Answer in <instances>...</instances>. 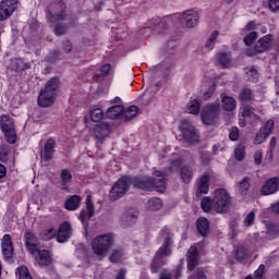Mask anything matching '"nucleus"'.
<instances>
[{
  "instance_id": "nucleus-57",
  "label": "nucleus",
  "mask_w": 279,
  "mask_h": 279,
  "mask_svg": "<svg viewBox=\"0 0 279 279\" xmlns=\"http://www.w3.org/2000/svg\"><path fill=\"white\" fill-rule=\"evenodd\" d=\"M66 29H68L66 25H64V24H58V25L56 26L54 34H56L57 36H64V34H66Z\"/></svg>"
},
{
  "instance_id": "nucleus-64",
  "label": "nucleus",
  "mask_w": 279,
  "mask_h": 279,
  "mask_svg": "<svg viewBox=\"0 0 279 279\" xmlns=\"http://www.w3.org/2000/svg\"><path fill=\"white\" fill-rule=\"evenodd\" d=\"M254 162L255 165H260L263 162V153L260 150H257L254 154Z\"/></svg>"
},
{
  "instance_id": "nucleus-4",
  "label": "nucleus",
  "mask_w": 279,
  "mask_h": 279,
  "mask_svg": "<svg viewBox=\"0 0 279 279\" xmlns=\"http://www.w3.org/2000/svg\"><path fill=\"white\" fill-rule=\"evenodd\" d=\"M114 246V235L112 233H105L97 235L92 240V250L99 258H106V254Z\"/></svg>"
},
{
  "instance_id": "nucleus-30",
  "label": "nucleus",
  "mask_w": 279,
  "mask_h": 279,
  "mask_svg": "<svg viewBox=\"0 0 279 279\" xmlns=\"http://www.w3.org/2000/svg\"><path fill=\"white\" fill-rule=\"evenodd\" d=\"M0 130L5 132L8 130H14V120L9 116H1L0 117Z\"/></svg>"
},
{
  "instance_id": "nucleus-37",
  "label": "nucleus",
  "mask_w": 279,
  "mask_h": 279,
  "mask_svg": "<svg viewBox=\"0 0 279 279\" xmlns=\"http://www.w3.org/2000/svg\"><path fill=\"white\" fill-rule=\"evenodd\" d=\"M70 184H71V171L62 170V172H61V189H62V191L69 192Z\"/></svg>"
},
{
  "instance_id": "nucleus-41",
  "label": "nucleus",
  "mask_w": 279,
  "mask_h": 279,
  "mask_svg": "<svg viewBox=\"0 0 279 279\" xmlns=\"http://www.w3.org/2000/svg\"><path fill=\"white\" fill-rule=\"evenodd\" d=\"M89 117L94 123H99L104 120V110L101 108H94L90 110Z\"/></svg>"
},
{
  "instance_id": "nucleus-20",
  "label": "nucleus",
  "mask_w": 279,
  "mask_h": 279,
  "mask_svg": "<svg viewBox=\"0 0 279 279\" xmlns=\"http://www.w3.org/2000/svg\"><path fill=\"white\" fill-rule=\"evenodd\" d=\"M24 236H25V245L28 252L35 255L36 252H38V239L31 231H27Z\"/></svg>"
},
{
  "instance_id": "nucleus-27",
  "label": "nucleus",
  "mask_w": 279,
  "mask_h": 279,
  "mask_svg": "<svg viewBox=\"0 0 279 279\" xmlns=\"http://www.w3.org/2000/svg\"><path fill=\"white\" fill-rule=\"evenodd\" d=\"M240 110H241L240 112H241L242 117H244L248 121H257L258 120V116L256 114V109L254 107H252L251 105H243L240 108Z\"/></svg>"
},
{
  "instance_id": "nucleus-56",
  "label": "nucleus",
  "mask_w": 279,
  "mask_h": 279,
  "mask_svg": "<svg viewBox=\"0 0 279 279\" xmlns=\"http://www.w3.org/2000/svg\"><path fill=\"white\" fill-rule=\"evenodd\" d=\"M268 10L279 12V0H268Z\"/></svg>"
},
{
  "instance_id": "nucleus-53",
  "label": "nucleus",
  "mask_w": 279,
  "mask_h": 279,
  "mask_svg": "<svg viewBox=\"0 0 279 279\" xmlns=\"http://www.w3.org/2000/svg\"><path fill=\"white\" fill-rule=\"evenodd\" d=\"M218 60L223 69H228V66H230V58H228V53L220 52Z\"/></svg>"
},
{
  "instance_id": "nucleus-3",
  "label": "nucleus",
  "mask_w": 279,
  "mask_h": 279,
  "mask_svg": "<svg viewBox=\"0 0 279 279\" xmlns=\"http://www.w3.org/2000/svg\"><path fill=\"white\" fill-rule=\"evenodd\" d=\"M58 86H60V80L58 77H52L47 82L45 87L40 90L37 99L40 108H49V106H53V104H56Z\"/></svg>"
},
{
  "instance_id": "nucleus-58",
  "label": "nucleus",
  "mask_w": 279,
  "mask_h": 279,
  "mask_svg": "<svg viewBox=\"0 0 279 279\" xmlns=\"http://www.w3.org/2000/svg\"><path fill=\"white\" fill-rule=\"evenodd\" d=\"M159 279H173V274L168 268H162L159 275Z\"/></svg>"
},
{
  "instance_id": "nucleus-42",
  "label": "nucleus",
  "mask_w": 279,
  "mask_h": 279,
  "mask_svg": "<svg viewBox=\"0 0 279 279\" xmlns=\"http://www.w3.org/2000/svg\"><path fill=\"white\" fill-rule=\"evenodd\" d=\"M256 40H258V32L253 31L244 37L243 43L246 47H252Z\"/></svg>"
},
{
  "instance_id": "nucleus-18",
  "label": "nucleus",
  "mask_w": 279,
  "mask_h": 279,
  "mask_svg": "<svg viewBox=\"0 0 279 279\" xmlns=\"http://www.w3.org/2000/svg\"><path fill=\"white\" fill-rule=\"evenodd\" d=\"M53 147H56V141L54 140H48L45 144L44 151L41 154V162L44 165H47L49 160L53 158Z\"/></svg>"
},
{
  "instance_id": "nucleus-38",
  "label": "nucleus",
  "mask_w": 279,
  "mask_h": 279,
  "mask_svg": "<svg viewBox=\"0 0 279 279\" xmlns=\"http://www.w3.org/2000/svg\"><path fill=\"white\" fill-rule=\"evenodd\" d=\"M146 208L147 210H160V208H162V199L158 198V197H153L150 199H148L147 204H146Z\"/></svg>"
},
{
  "instance_id": "nucleus-48",
  "label": "nucleus",
  "mask_w": 279,
  "mask_h": 279,
  "mask_svg": "<svg viewBox=\"0 0 279 279\" xmlns=\"http://www.w3.org/2000/svg\"><path fill=\"white\" fill-rule=\"evenodd\" d=\"M255 221H256V213L251 211L244 218L243 225L245 226V228H252V226H254Z\"/></svg>"
},
{
  "instance_id": "nucleus-55",
  "label": "nucleus",
  "mask_w": 279,
  "mask_h": 279,
  "mask_svg": "<svg viewBox=\"0 0 279 279\" xmlns=\"http://www.w3.org/2000/svg\"><path fill=\"white\" fill-rule=\"evenodd\" d=\"M64 16H65L64 11H62L60 15L58 14L53 15L51 13L47 14V19L48 21H50V23H56V21H64Z\"/></svg>"
},
{
  "instance_id": "nucleus-21",
  "label": "nucleus",
  "mask_w": 279,
  "mask_h": 279,
  "mask_svg": "<svg viewBox=\"0 0 279 279\" xmlns=\"http://www.w3.org/2000/svg\"><path fill=\"white\" fill-rule=\"evenodd\" d=\"M179 173L183 184H191V182H193L194 171H193V167H191L190 165H183L180 168Z\"/></svg>"
},
{
  "instance_id": "nucleus-12",
  "label": "nucleus",
  "mask_w": 279,
  "mask_h": 279,
  "mask_svg": "<svg viewBox=\"0 0 279 279\" xmlns=\"http://www.w3.org/2000/svg\"><path fill=\"white\" fill-rule=\"evenodd\" d=\"M279 191L278 177L267 179L260 187V195H276Z\"/></svg>"
},
{
  "instance_id": "nucleus-25",
  "label": "nucleus",
  "mask_w": 279,
  "mask_h": 279,
  "mask_svg": "<svg viewBox=\"0 0 279 279\" xmlns=\"http://www.w3.org/2000/svg\"><path fill=\"white\" fill-rule=\"evenodd\" d=\"M71 230V225L69 222H63L58 230L57 241L58 243H66L69 241V232Z\"/></svg>"
},
{
  "instance_id": "nucleus-22",
  "label": "nucleus",
  "mask_w": 279,
  "mask_h": 279,
  "mask_svg": "<svg viewBox=\"0 0 279 279\" xmlns=\"http://www.w3.org/2000/svg\"><path fill=\"white\" fill-rule=\"evenodd\" d=\"M124 106L123 105H112L106 111V117L111 120L121 119L123 117Z\"/></svg>"
},
{
  "instance_id": "nucleus-2",
  "label": "nucleus",
  "mask_w": 279,
  "mask_h": 279,
  "mask_svg": "<svg viewBox=\"0 0 279 279\" xmlns=\"http://www.w3.org/2000/svg\"><path fill=\"white\" fill-rule=\"evenodd\" d=\"M213 208L220 215H228L234 208V199L226 189H217L214 192Z\"/></svg>"
},
{
  "instance_id": "nucleus-59",
  "label": "nucleus",
  "mask_w": 279,
  "mask_h": 279,
  "mask_svg": "<svg viewBox=\"0 0 279 279\" xmlns=\"http://www.w3.org/2000/svg\"><path fill=\"white\" fill-rule=\"evenodd\" d=\"M230 141H239V128L232 126L229 133Z\"/></svg>"
},
{
  "instance_id": "nucleus-52",
  "label": "nucleus",
  "mask_w": 279,
  "mask_h": 279,
  "mask_svg": "<svg viewBox=\"0 0 279 279\" xmlns=\"http://www.w3.org/2000/svg\"><path fill=\"white\" fill-rule=\"evenodd\" d=\"M187 279H208V276H206V271L204 269H197L192 275L187 277Z\"/></svg>"
},
{
  "instance_id": "nucleus-43",
  "label": "nucleus",
  "mask_w": 279,
  "mask_h": 279,
  "mask_svg": "<svg viewBox=\"0 0 279 279\" xmlns=\"http://www.w3.org/2000/svg\"><path fill=\"white\" fill-rule=\"evenodd\" d=\"M15 274L19 277V279H34L32 278V275L29 274V269L27 268V266L17 267Z\"/></svg>"
},
{
  "instance_id": "nucleus-33",
  "label": "nucleus",
  "mask_w": 279,
  "mask_h": 279,
  "mask_svg": "<svg viewBox=\"0 0 279 279\" xmlns=\"http://www.w3.org/2000/svg\"><path fill=\"white\" fill-rule=\"evenodd\" d=\"M11 69L13 71H25V69H29V63H25L21 58H15L11 61Z\"/></svg>"
},
{
  "instance_id": "nucleus-19",
  "label": "nucleus",
  "mask_w": 279,
  "mask_h": 279,
  "mask_svg": "<svg viewBox=\"0 0 279 279\" xmlns=\"http://www.w3.org/2000/svg\"><path fill=\"white\" fill-rule=\"evenodd\" d=\"M110 124L106 122H100L95 126V136L97 141H100L102 143L106 138V136H110Z\"/></svg>"
},
{
  "instance_id": "nucleus-35",
  "label": "nucleus",
  "mask_w": 279,
  "mask_h": 279,
  "mask_svg": "<svg viewBox=\"0 0 279 279\" xmlns=\"http://www.w3.org/2000/svg\"><path fill=\"white\" fill-rule=\"evenodd\" d=\"M136 114H138V107L136 105H132V106L128 107L126 109L124 107L122 117H124V119L126 121H132V119H134V117H136Z\"/></svg>"
},
{
  "instance_id": "nucleus-28",
  "label": "nucleus",
  "mask_w": 279,
  "mask_h": 279,
  "mask_svg": "<svg viewBox=\"0 0 279 279\" xmlns=\"http://www.w3.org/2000/svg\"><path fill=\"white\" fill-rule=\"evenodd\" d=\"M182 165H184V158L177 157L171 159L169 167L165 168V174L171 175V173H174V171L182 169Z\"/></svg>"
},
{
  "instance_id": "nucleus-45",
  "label": "nucleus",
  "mask_w": 279,
  "mask_h": 279,
  "mask_svg": "<svg viewBox=\"0 0 279 279\" xmlns=\"http://www.w3.org/2000/svg\"><path fill=\"white\" fill-rule=\"evenodd\" d=\"M234 158L239 162L245 160V145L240 144L238 147H235Z\"/></svg>"
},
{
  "instance_id": "nucleus-10",
  "label": "nucleus",
  "mask_w": 279,
  "mask_h": 279,
  "mask_svg": "<svg viewBox=\"0 0 279 279\" xmlns=\"http://www.w3.org/2000/svg\"><path fill=\"white\" fill-rule=\"evenodd\" d=\"M1 252L4 260L12 262L14 258V244L12 243V235L4 234L1 239Z\"/></svg>"
},
{
  "instance_id": "nucleus-29",
  "label": "nucleus",
  "mask_w": 279,
  "mask_h": 279,
  "mask_svg": "<svg viewBox=\"0 0 279 279\" xmlns=\"http://www.w3.org/2000/svg\"><path fill=\"white\" fill-rule=\"evenodd\" d=\"M238 99L244 105H247L250 102H252V99H254V92L251 88H243L239 96Z\"/></svg>"
},
{
  "instance_id": "nucleus-17",
  "label": "nucleus",
  "mask_w": 279,
  "mask_h": 279,
  "mask_svg": "<svg viewBox=\"0 0 279 279\" xmlns=\"http://www.w3.org/2000/svg\"><path fill=\"white\" fill-rule=\"evenodd\" d=\"M196 229L198 234H201V236L206 239V236L210 234V220H208V218L206 217H199L196 220Z\"/></svg>"
},
{
  "instance_id": "nucleus-61",
  "label": "nucleus",
  "mask_w": 279,
  "mask_h": 279,
  "mask_svg": "<svg viewBox=\"0 0 279 279\" xmlns=\"http://www.w3.org/2000/svg\"><path fill=\"white\" fill-rule=\"evenodd\" d=\"M254 29H256V22L255 21H250L245 27L242 28V32H254Z\"/></svg>"
},
{
  "instance_id": "nucleus-36",
  "label": "nucleus",
  "mask_w": 279,
  "mask_h": 279,
  "mask_svg": "<svg viewBox=\"0 0 279 279\" xmlns=\"http://www.w3.org/2000/svg\"><path fill=\"white\" fill-rule=\"evenodd\" d=\"M217 38H219V31H214L205 43V49L213 51L217 45Z\"/></svg>"
},
{
  "instance_id": "nucleus-40",
  "label": "nucleus",
  "mask_w": 279,
  "mask_h": 279,
  "mask_svg": "<svg viewBox=\"0 0 279 279\" xmlns=\"http://www.w3.org/2000/svg\"><path fill=\"white\" fill-rule=\"evenodd\" d=\"M235 258L239 260V263H244V260H247V258H250L247 248H245V246L238 247L235 251Z\"/></svg>"
},
{
  "instance_id": "nucleus-6",
  "label": "nucleus",
  "mask_w": 279,
  "mask_h": 279,
  "mask_svg": "<svg viewBox=\"0 0 279 279\" xmlns=\"http://www.w3.org/2000/svg\"><path fill=\"white\" fill-rule=\"evenodd\" d=\"M179 130L182 133L183 143L187 145H197L199 143V132L190 120H183Z\"/></svg>"
},
{
  "instance_id": "nucleus-15",
  "label": "nucleus",
  "mask_w": 279,
  "mask_h": 279,
  "mask_svg": "<svg viewBox=\"0 0 279 279\" xmlns=\"http://www.w3.org/2000/svg\"><path fill=\"white\" fill-rule=\"evenodd\" d=\"M171 243H173L171 236H166L162 245L156 251L154 256L157 258H166L167 256H171V254H173Z\"/></svg>"
},
{
  "instance_id": "nucleus-39",
  "label": "nucleus",
  "mask_w": 279,
  "mask_h": 279,
  "mask_svg": "<svg viewBox=\"0 0 279 279\" xmlns=\"http://www.w3.org/2000/svg\"><path fill=\"white\" fill-rule=\"evenodd\" d=\"M266 234L270 236V239H278L279 236V223H269L267 225Z\"/></svg>"
},
{
  "instance_id": "nucleus-31",
  "label": "nucleus",
  "mask_w": 279,
  "mask_h": 279,
  "mask_svg": "<svg viewBox=\"0 0 279 279\" xmlns=\"http://www.w3.org/2000/svg\"><path fill=\"white\" fill-rule=\"evenodd\" d=\"M251 178L250 177H244L236 185V189L239 191V193H241L242 195H247V191H250V187L252 186L251 182Z\"/></svg>"
},
{
  "instance_id": "nucleus-5",
  "label": "nucleus",
  "mask_w": 279,
  "mask_h": 279,
  "mask_svg": "<svg viewBox=\"0 0 279 279\" xmlns=\"http://www.w3.org/2000/svg\"><path fill=\"white\" fill-rule=\"evenodd\" d=\"M221 112V102L216 100L203 107L201 111V121L204 125H215L217 123V119H219V114Z\"/></svg>"
},
{
  "instance_id": "nucleus-34",
  "label": "nucleus",
  "mask_w": 279,
  "mask_h": 279,
  "mask_svg": "<svg viewBox=\"0 0 279 279\" xmlns=\"http://www.w3.org/2000/svg\"><path fill=\"white\" fill-rule=\"evenodd\" d=\"M187 110L190 114H199L202 110V101L198 99H192L187 102Z\"/></svg>"
},
{
  "instance_id": "nucleus-16",
  "label": "nucleus",
  "mask_w": 279,
  "mask_h": 279,
  "mask_svg": "<svg viewBox=\"0 0 279 279\" xmlns=\"http://www.w3.org/2000/svg\"><path fill=\"white\" fill-rule=\"evenodd\" d=\"M37 256L35 257V265H38L39 267H48V265H51V254L47 250H38L35 252Z\"/></svg>"
},
{
  "instance_id": "nucleus-44",
  "label": "nucleus",
  "mask_w": 279,
  "mask_h": 279,
  "mask_svg": "<svg viewBox=\"0 0 279 279\" xmlns=\"http://www.w3.org/2000/svg\"><path fill=\"white\" fill-rule=\"evenodd\" d=\"M56 234H58V230H56V228H49V229H45L41 233H40V238L44 241H51V239H54Z\"/></svg>"
},
{
  "instance_id": "nucleus-24",
  "label": "nucleus",
  "mask_w": 279,
  "mask_h": 279,
  "mask_svg": "<svg viewBox=\"0 0 279 279\" xmlns=\"http://www.w3.org/2000/svg\"><path fill=\"white\" fill-rule=\"evenodd\" d=\"M222 109H225L227 112H232V110L236 109V99L234 97L228 96L226 94L220 95Z\"/></svg>"
},
{
  "instance_id": "nucleus-8",
  "label": "nucleus",
  "mask_w": 279,
  "mask_h": 279,
  "mask_svg": "<svg viewBox=\"0 0 279 279\" xmlns=\"http://www.w3.org/2000/svg\"><path fill=\"white\" fill-rule=\"evenodd\" d=\"M180 21L182 25H185L189 29H193L199 23V13L193 9L186 10L180 15Z\"/></svg>"
},
{
  "instance_id": "nucleus-14",
  "label": "nucleus",
  "mask_w": 279,
  "mask_h": 279,
  "mask_svg": "<svg viewBox=\"0 0 279 279\" xmlns=\"http://www.w3.org/2000/svg\"><path fill=\"white\" fill-rule=\"evenodd\" d=\"M138 221V210L136 208H129L122 215V223L126 227H132Z\"/></svg>"
},
{
  "instance_id": "nucleus-51",
  "label": "nucleus",
  "mask_w": 279,
  "mask_h": 279,
  "mask_svg": "<svg viewBox=\"0 0 279 279\" xmlns=\"http://www.w3.org/2000/svg\"><path fill=\"white\" fill-rule=\"evenodd\" d=\"M82 206V197L80 195L71 196V210H77Z\"/></svg>"
},
{
  "instance_id": "nucleus-63",
  "label": "nucleus",
  "mask_w": 279,
  "mask_h": 279,
  "mask_svg": "<svg viewBox=\"0 0 279 279\" xmlns=\"http://www.w3.org/2000/svg\"><path fill=\"white\" fill-rule=\"evenodd\" d=\"M112 69V65L110 63H105L101 69L100 73L101 75H108L110 73V70Z\"/></svg>"
},
{
  "instance_id": "nucleus-62",
  "label": "nucleus",
  "mask_w": 279,
  "mask_h": 279,
  "mask_svg": "<svg viewBox=\"0 0 279 279\" xmlns=\"http://www.w3.org/2000/svg\"><path fill=\"white\" fill-rule=\"evenodd\" d=\"M268 135H265L262 131H259L255 136V143L257 145H260V143L265 142V138H267Z\"/></svg>"
},
{
  "instance_id": "nucleus-11",
  "label": "nucleus",
  "mask_w": 279,
  "mask_h": 279,
  "mask_svg": "<svg viewBox=\"0 0 279 279\" xmlns=\"http://www.w3.org/2000/svg\"><path fill=\"white\" fill-rule=\"evenodd\" d=\"M85 204L86 210L83 209L80 213L78 219L83 223V226H88V219H93V217H95V204L93 203V198L90 197V195L86 196Z\"/></svg>"
},
{
  "instance_id": "nucleus-60",
  "label": "nucleus",
  "mask_w": 279,
  "mask_h": 279,
  "mask_svg": "<svg viewBox=\"0 0 279 279\" xmlns=\"http://www.w3.org/2000/svg\"><path fill=\"white\" fill-rule=\"evenodd\" d=\"M265 275V265L262 264L258 266V268L255 270L254 276L255 279H263V276Z\"/></svg>"
},
{
  "instance_id": "nucleus-46",
  "label": "nucleus",
  "mask_w": 279,
  "mask_h": 279,
  "mask_svg": "<svg viewBox=\"0 0 279 279\" xmlns=\"http://www.w3.org/2000/svg\"><path fill=\"white\" fill-rule=\"evenodd\" d=\"M275 125H276V123L274 122L272 119H270V120L266 121V123L259 131H262L265 134V136H269L274 132Z\"/></svg>"
},
{
  "instance_id": "nucleus-26",
  "label": "nucleus",
  "mask_w": 279,
  "mask_h": 279,
  "mask_svg": "<svg viewBox=\"0 0 279 279\" xmlns=\"http://www.w3.org/2000/svg\"><path fill=\"white\" fill-rule=\"evenodd\" d=\"M165 266H167V259L155 257L154 255L149 265L150 274H160V271H162V267Z\"/></svg>"
},
{
  "instance_id": "nucleus-32",
  "label": "nucleus",
  "mask_w": 279,
  "mask_h": 279,
  "mask_svg": "<svg viewBox=\"0 0 279 279\" xmlns=\"http://www.w3.org/2000/svg\"><path fill=\"white\" fill-rule=\"evenodd\" d=\"M123 256H125L123 248H114L109 256V262L117 265L123 260Z\"/></svg>"
},
{
  "instance_id": "nucleus-23",
  "label": "nucleus",
  "mask_w": 279,
  "mask_h": 279,
  "mask_svg": "<svg viewBox=\"0 0 279 279\" xmlns=\"http://www.w3.org/2000/svg\"><path fill=\"white\" fill-rule=\"evenodd\" d=\"M197 256H199V251L197 247L191 246L187 251V269L189 271H193L195 267H197Z\"/></svg>"
},
{
  "instance_id": "nucleus-54",
  "label": "nucleus",
  "mask_w": 279,
  "mask_h": 279,
  "mask_svg": "<svg viewBox=\"0 0 279 279\" xmlns=\"http://www.w3.org/2000/svg\"><path fill=\"white\" fill-rule=\"evenodd\" d=\"M215 90H217V85L213 84L208 87V89L203 94V99L205 101H208L213 95H215Z\"/></svg>"
},
{
  "instance_id": "nucleus-49",
  "label": "nucleus",
  "mask_w": 279,
  "mask_h": 279,
  "mask_svg": "<svg viewBox=\"0 0 279 279\" xmlns=\"http://www.w3.org/2000/svg\"><path fill=\"white\" fill-rule=\"evenodd\" d=\"M8 143H10L11 145H14V143H16V131L14 129H10L7 131H2Z\"/></svg>"
},
{
  "instance_id": "nucleus-47",
  "label": "nucleus",
  "mask_w": 279,
  "mask_h": 279,
  "mask_svg": "<svg viewBox=\"0 0 279 279\" xmlns=\"http://www.w3.org/2000/svg\"><path fill=\"white\" fill-rule=\"evenodd\" d=\"M201 207L204 213H210L213 210V198L204 197L201 202Z\"/></svg>"
},
{
  "instance_id": "nucleus-7",
  "label": "nucleus",
  "mask_w": 279,
  "mask_h": 279,
  "mask_svg": "<svg viewBox=\"0 0 279 279\" xmlns=\"http://www.w3.org/2000/svg\"><path fill=\"white\" fill-rule=\"evenodd\" d=\"M271 45H274V35H265L256 41L254 47L247 48L245 54L248 58H254V56H258V53H265V51H269V49H271Z\"/></svg>"
},
{
  "instance_id": "nucleus-13",
  "label": "nucleus",
  "mask_w": 279,
  "mask_h": 279,
  "mask_svg": "<svg viewBox=\"0 0 279 279\" xmlns=\"http://www.w3.org/2000/svg\"><path fill=\"white\" fill-rule=\"evenodd\" d=\"M210 191V175L208 173L203 174L197 183L196 196L208 195Z\"/></svg>"
},
{
  "instance_id": "nucleus-50",
  "label": "nucleus",
  "mask_w": 279,
  "mask_h": 279,
  "mask_svg": "<svg viewBox=\"0 0 279 279\" xmlns=\"http://www.w3.org/2000/svg\"><path fill=\"white\" fill-rule=\"evenodd\" d=\"M246 75L248 76V82H253V84L258 82V70H256V68L252 66Z\"/></svg>"
},
{
  "instance_id": "nucleus-9",
  "label": "nucleus",
  "mask_w": 279,
  "mask_h": 279,
  "mask_svg": "<svg viewBox=\"0 0 279 279\" xmlns=\"http://www.w3.org/2000/svg\"><path fill=\"white\" fill-rule=\"evenodd\" d=\"M19 0H2L0 2V21H8L14 14Z\"/></svg>"
},
{
  "instance_id": "nucleus-1",
  "label": "nucleus",
  "mask_w": 279,
  "mask_h": 279,
  "mask_svg": "<svg viewBox=\"0 0 279 279\" xmlns=\"http://www.w3.org/2000/svg\"><path fill=\"white\" fill-rule=\"evenodd\" d=\"M130 186H134V189L144 191L145 193H151L153 191H157V193H165V191H167V179H156L147 175H123L118 179L114 185L111 187L109 192V199L111 202L121 199V197H123V195L130 191Z\"/></svg>"
}]
</instances>
